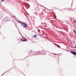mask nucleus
<instances>
[{
	"label": "nucleus",
	"mask_w": 76,
	"mask_h": 76,
	"mask_svg": "<svg viewBox=\"0 0 76 76\" xmlns=\"http://www.w3.org/2000/svg\"><path fill=\"white\" fill-rule=\"evenodd\" d=\"M22 41L24 42V41H26V39H24L22 40Z\"/></svg>",
	"instance_id": "obj_4"
},
{
	"label": "nucleus",
	"mask_w": 76,
	"mask_h": 76,
	"mask_svg": "<svg viewBox=\"0 0 76 76\" xmlns=\"http://www.w3.org/2000/svg\"><path fill=\"white\" fill-rule=\"evenodd\" d=\"M19 33L20 34V35H21V33H20V32H19Z\"/></svg>",
	"instance_id": "obj_20"
},
{
	"label": "nucleus",
	"mask_w": 76,
	"mask_h": 76,
	"mask_svg": "<svg viewBox=\"0 0 76 76\" xmlns=\"http://www.w3.org/2000/svg\"><path fill=\"white\" fill-rule=\"evenodd\" d=\"M33 37H34V38H35L36 37H37V36L36 35H34V36Z\"/></svg>",
	"instance_id": "obj_5"
},
{
	"label": "nucleus",
	"mask_w": 76,
	"mask_h": 76,
	"mask_svg": "<svg viewBox=\"0 0 76 76\" xmlns=\"http://www.w3.org/2000/svg\"><path fill=\"white\" fill-rule=\"evenodd\" d=\"M66 51H68V50H66Z\"/></svg>",
	"instance_id": "obj_24"
},
{
	"label": "nucleus",
	"mask_w": 76,
	"mask_h": 76,
	"mask_svg": "<svg viewBox=\"0 0 76 76\" xmlns=\"http://www.w3.org/2000/svg\"><path fill=\"white\" fill-rule=\"evenodd\" d=\"M42 52H43V51H42Z\"/></svg>",
	"instance_id": "obj_26"
},
{
	"label": "nucleus",
	"mask_w": 76,
	"mask_h": 76,
	"mask_svg": "<svg viewBox=\"0 0 76 76\" xmlns=\"http://www.w3.org/2000/svg\"><path fill=\"white\" fill-rule=\"evenodd\" d=\"M21 36H22V37H23V36H22V34H21Z\"/></svg>",
	"instance_id": "obj_19"
},
{
	"label": "nucleus",
	"mask_w": 76,
	"mask_h": 76,
	"mask_svg": "<svg viewBox=\"0 0 76 76\" xmlns=\"http://www.w3.org/2000/svg\"><path fill=\"white\" fill-rule=\"evenodd\" d=\"M58 48H59V46H58Z\"/></svg>",
	"instance_id": "obj_21"
},
{
	"label": "nucleus",
	"mask_w": 76,
	"mask_h": 76,
	"mask_svg": "<svg viewBox=\"0 0 76 76\" xmlns=\"http://www.w3.org/2000/svg\"><path fill=\"white\" fill-rule=\"evenodd\" d=\"M71 48H75V47H72Z\"/></svg>",
	"instance_id": "obj_14"
},
{
	"label": "nucleus",
	"mask_w": 76,
	"mask_h": 76,
	"mask_svg": "<svg viewBox=\"0 0 76 76\" xmlns=\"http://www.w3.org/2000/svg\"><path fill=\"white\" fill-rule=\"evenodd\" d=\"M7 72H6L4 73H7ZM4 74H2V76L3 75H4Z\"/></svg>",
	"instance_id": "obj_10"
},
{
	"label": "nucleus",
	"mask_w": 76,
	"mask_h": 76,
	"mask_svg": "<svg viewBox=\"0 0 76 76\" xmlns=\"http://www.w3.org/2000/svg\"><path fill=\"white\" fill-rule=\"evenodd\" d=\"M60 29H61V28H60Z\"/></svg>",
	"instance_id": "obj_23"
},
{
	"label": "nucleus",
	"mask_w": 76,
	"mask_h": 76,
	"mask_svg": "<svg viewBox=\"0 0 76 76\" xmlns=\"http://www.w3.org/2000/svg\"><path fill=\"white\" fill-rule=\"evenodd\" d=\"M59 48H60V47H59Z\"/></svg>",
	"instance_id": "obj_27"
},
{
	"label": "nucleus",
	"mask_w": 76,
	"mask_h": 76,
	"mask_svg": "<svg viewBox=\"0 0 76 76\" xmlns=\"http://www.w3.org/2000/svg\"><path fill=\"white\" fill-rule=\"evenodd\" d=\"M18 22L20 23L22 26H23V28H27V26H28V25L25 23L20 22V21H18Z\"/></svg>",
	"instance_id": "obj_1"
},
{
	"label": "nucleus",
	"mask_w": 76,
	"mask_h": 76,
	"mask_svg": "<svg viewBox=\"0 0 76 76\" xmlns=\"http://www.w3.org/2000/svg\"><path fill=\"white\" fill-rule=\"evenodd\" d=\"M15 26H16V27L17 28V29H18V31H19V29H18V27H17V26H16V24H15Z\"/></svg>",
	"instance_id": "obj_8"
},
{
	"label": "nucleus",
	"mask_w": 76,
	"mask_h": 76,
	"mask_svg": "<svg viewBox=\"0 0 76 76\" xmlns=\"http://www.w3.org/2000/svg\"><path fill=\"white\" fill-rule=\"evenodd\" d=\"M51 54H56L55 53H51Z\"/></svg>",
	"instance_id": "obj_16"
},
{
	"label": "nucleus",
	"mask_w": 76,
	"mask_h": 76,
	"mask_svg": "<svg viewBox=\"0 0 76 76\" xmlns=\"http://www.w3.org/2000/svg\"><path fill=\"white\" fill-rule=\"evenodd\" d=\"M72 5H73V2H72V4H71V6H72Z\"/></svg>",
	"instance_id": "obj_13"
},
{
	"label": "nucleus",
	"mask_w": 76,
	"mask_h": 76,
	"mask_svg": "<svg viewBox=\"0 0 76 76\" xmlns=\"http://www.w3.org/2000/svg\"><path fill=\"white\" fill-rule=\"evenodd\" d=\"M41 52L39 51V52H34V54L33 55H39V54H45V53H42L39 54L38 53H41Z\"/></svg>",
	"instance_id": "obj_2"
},
{
	"label": "nucleus",
	"mask_w": 76,
	"mask_h": 76,
	"mask_svg": "<svg viewBox=\"0 0 76 76\" xmlns=\"http://www.w3.org/2000/svg\"><path fill=\"white\" fill-rule=\"evenodd\" d=\"M5 0H2L1 1V2H3V1H4Z\"/></svg>",
	"instance_id": "obj_9"
},
{
	"label": "nucleus",
	"mask_w": 76,
	"mask_h": 76,
	"mask_svg": "<svg viewBox=\"0 0 76 76\" xmlns=\"http://www.w3.org/2000/svg\"><path fill=\"white\" fill-rule=\"evenodd\" d=\"M71 53L74 55L75 56H76V52L74 51H71Z\"/></svg>",
	"instance_id": "obj_3"
},
{
	"label": "nucleus",
	"mask_w": 76,
	"mask_h": 76,
	"mask_svg": "<svg viewBox=\"0 0 76 76\" xmlns=\"http://www.w3.org/2000/svg\"><path fill=\"white\" fill-rule=\"evenodd\" d=\"M24 5V6H25V7H27V6H26L25 5Z\"/></svg>",
	"instance_id": "obj_15"
},
{
	"label": "nucleus",
	"mask_w": 76,
	"mask_h": 76,
	"mask_svg": "<svg viewBox=\"0 0 76 76\" xmlns=\"http://www.w3.org/2000/svg\"><path fill=\"white\" fill-rule=\"evenodd\" d=\"M71 9H70V10H71Z\"/></svg>",
	"instance_id": "obj_25"
},
{
	"label": "nucleus",
	"mask_w": 76,
	"mask_h": 76,
	"mask_svg": "<svg viewBox=\"0 0 76 76\" xmlns=\"http://www.w3.org/2000/svg\"><path fill=\"white\" fill-rule=\"evenodd\" d=\"M38 32H40V30H39V29H38Z\"/></svg>",
	"instance_id": "obj_11"
},
{
	"label": "nucleus",
	"mask_w": 76,
	"mask_h": 76,
	"mask_svg": "<svg viewBox=\"0 0 76 76\" xmlns=\"http://www.w3.org/2000/svg\"><path fill=\"white\" fill-rule=\"evenodd\" d=\"M54 17H55V18H56V16H55Z\"/></svg>",
	"instance_id": "obj_18"
},
{
	"label": "nucleus",
	"mask_w": 76,
	"mask_h": 76,
	"mask_svg": "<svg viewBox=\"0 0 76 76\" xmlns=\"http://www.w3.org/2000/svg\"><path fill=\"white\" fill-rule=\"evenodd\" d=\"M27 1H29V0H27Z\"/></svg>",
	"instance_id": "obj_22"
},
{
	"label": "nucleus",
	"mask_w": 76,
	"mask_h": 76,
	"mask_svg": "<svg viewBox=\"0 0 76 76\" xmlns=\"http://www.w3.org/2000/svg\"><path fill=\"white\" fill-rule=\"evenodd\" d=\"M74 48H76V45H75V47Z\"/></svg>",
	"instance_id": "obj_7"
},
{
	"label": "nucleus",
	"mask_w": 76,
	"mask_h": 76,
	"mask_svg": "<svg viewBox=\"0 0 76 76\" xmlns=\"http://www.w3.org/2000/svg\"><path fill=\"white\" fill-rule=\"evenodd\" d=\"M26 4H27V5H28L29 6V5L28 3H26Z\"/></svg>",
	"instance_id": "obj_12"
},
{
	"label": "nucleus",
	"mask_w": 76,
	"mask_h": 76,
	"mask_svg": "<svg viewBox=\"0 0 76 76\" xmlns=\"http://www.w3.org/2000/svg\"><path fill=\"white\" fill-rule=\"evenodd\" d=\"M73 31H74V32L75 34H76V31H75V30H73Z\"/></svg>",
	"instance_id": "obj_6"
},
{
	"label": "nucleus",
	"mask_w": 76,
	"mask_h": 76,
	"mask_svg": "<svg viewBox=\"0 0 76 76\" xmlns=\"http://www.w3.org/2000/svg\"><path fill=\"white\" fill-rule=\"evenodd\" d=\"M5 20H6V19H7V18H5Z\"/></svg>",
	"instance_id": "obj_17"
}]
</instances>
